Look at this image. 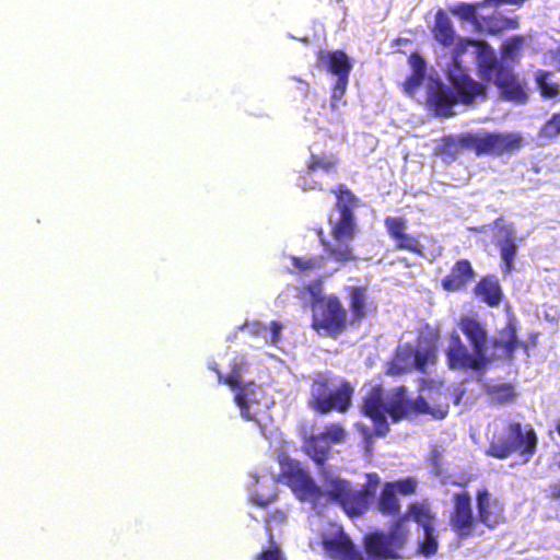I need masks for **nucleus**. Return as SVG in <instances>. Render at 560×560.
Listing matches in <instances>:
<instances>
[{"label": "nucleus", "mask_w": 560, "mask_h": 560, "mask_svg": "<svg viewBox=\"0 0 560 560\" xmlns=\"http://www.w3.org/2000/svg\"><path fill=\"white\" fill-rule=\"evenodd\" d=\"M409 540L406 517L393 521L387 530H370L362 537V550L351 537L338 528L334 533L323 535L320 545L330 560H398Z\"/></svg>", "instance_id": "obj_2"}, {"label": "nucleus", "mask_w": 560, "mask_h": 560, "mask_svg": "<svg viewBox=\"0 0 560 560\" xmlns=\"http://www.w3.org/2000/svg\"><path fill=\"white\" fill-rule=\"evenodd\" d=\"M258 560H284L278 547H272L262 550L258 557Z\"/></svg>", "instance_id": "obj_42"}, {"label": "nucleus", "mask_w": 560, "mask_h": 560, "mask_svg": "<svg viewBox=\"0 0 560 560\" xmlns=\"http://www.w3.org/2000/svg\"><path fill=\"white\" fill-rule=\"evenodd\" d=\"M317 66H324L325 69L337 75V81L331 89L330 103L331 107L336 108L337 103L343 97L352 65L343 50L326 51L319 50L317 52Z\"/></svg>", "instance_id": "obj_11"}, {"label": "nucleus", "mask_w": 560, "mask_h": 560, "mask_svg": "<svg viewBox=\"0 0 560 560\" xmlns=\"http://www.w3.org/2000/svg\"><path fill=\"white\" fill-rule=\"evenodd\" d=\"M450 409L448 398L444 395V400L439 401L435 406L431 407L427 399L422 396H418L416 399H411L410 415H431L434 419H444Z\"/></svg>", "instance_id": "obj_26"}, {"label": "nucleus", "mask_w": 560, "mask_h": 560, "mask_svg": "<svg viewBox=\"0 0 560 560\" xmlns=\"http://www.w3.org/2000/svg\"><path fill=\"white\" fill-rule=\"evenodd\" d=\"M460 142V133L457 136L451 135L444 137L440 147L442 156L454 161L456 155L463 153V147Z\"/></svg>", "instance_id": "obj_33"}, {"label": "nucleus", "mask_w": 560, "mask_h": 560, "mask_svg": "<svg viewBox=\"0 0 560 560\" xmlns=\"http://www.w3.org/2000/svg\"><path fill=\"white\" fill-rule=\"evenodd\" d=\"M525 40L522 35H514L508 38L501 46V60L504 62L505 60H515L520 50L522 49Z\"/></svg>", "instance_id": "obj_32"}, {"label": "nucleus", "mask_w": 560, "mask_h": 560, "mask_svg": "<svg viewBox=\"0 0 560 560\" xmlns=\"http://www.w3.org/2000/svg\"><path fill=\"white\" fill-rule=\"evenodd\" d=\"M548 491L549 498L552 500H560V482L550 485Z\"/></svg>", "instance_id": "obj_46"}, {"label": "nucleus", "mask_w": 560, "mask_h": 560, "mask_svg": "<svg viewBox=\"0 0 560 560\" xmlns=\"http://www.w3.org/2000/svg\"><path fill=\"white\" fill-rule=\"evenodd\" d=\"M424 78L419 74L411 73L404 82V89L407 93L412 94L420 86Z\"/></svg>", "instance_id": "obj_41"}, {"label": "nucleus", "mask_w": 560, "mask_h": 560, "mask_svg": "<svg viewBox=\"0 0 560 560\" xmlns=\"http://www.w3.org/2000/svg\"><path fill=\"white\" fill-rule=\"evenodd\" d=\"M423 540L419 544L418 551L424 557H432L438 552L439 542L434 527L423 529Z\"/></svg>", "instance_id": "obj_34"}, {"label": "nucleus", "mask_w": 560, "mask_h": 560, "mask_svg": "<svg viewBox=\"0 0 560 560\" xmlns=\"http://www.w3.org/2000/svg\"><path fill=\"white\" fill-rule=\"evenodd\" d=\"M498 246L503 261L502 271L504 273H510L514 268V258L517 250L515 235L512 228H509L505 231V236L499 242Z\"/></svg>", "instance_id": "obj_29"}, {"label": "nucleus", "mask_w": 560, "mask_h": 560, "mask_svg": "<svg viewBox=\"0 0 560 560\" xmlns=\"http://www.w3.org/2000/svg\"><path fill=\"white\" fill-rule=\"evenodd\" d=\"M349 305L348 318L351 327H359L362 320L372 314L376 306L370 298L366 285H347L345 288Z\"/></svg>", "instance_id": "obj_17"}, {"label": "nucleus", "mask_w": 560, "mask_h": 560, "mask_svg": "<svg viewBox=\"0 0 560 560\" xmlns=\"http://www.w3.org/2000/svg\"><path fill=\"white\" fill-rule=\"evenodd\" d=\"M325 257L323 255L314 256H292L291 262L294 268L299 269L300 272L308 275L310 272L320 270L325 266Z\"/></svg>", "instance_id": "obj_31"}, {"label": "nucleus", "mask_w": 560, "mask_h": 560, "mask_svg": "<svg viewBox=\"0 0 560 560\" xmlns=\"http://www.w3.org/2000/svg\"><path fill=\"white\" fill-rule=\"evenodd\" d=\"M400 517H406V526H408V520L412 518L416 523H418L423 529L434 527V514L430 511V508L427 504L422 503H410L408 505L407 513L398 516L396 520ZM410 530V528H408Z\"/></svg>", "instance_id": "obj_28"}, {"label": "nucleus", "mask_w": 560, "mask_h": 560, "mask_svg": "<svg viewBox=\"0 0 560 560\" xmlns=\"http://www.w3.org/2000/svg\"><path fill=\"white\" fill-rule=\"evenodd\" d=\"M427 101L435 114L442 117L453 116V106L458 104L452 88L440 80H432L429 83Z\"/></svg>", "instance_id": "obj_20"}, {"label": "nucleus", "mask_w": 560, "mask_h": 560, "mask_svg": "<svg viewBox=\"0 0 560 560\" xmlns=\"http://www.w3.org/2000/svg\"><path fill=\"white\" fill-rule=\"evenodd\" d=\"M560 136V110L553 113L539 129V137L545 140H555Z\"/></svg>", "instance_id": "obj_35"}, {"label": "nucleus", "mask_w": 560, "mask_h": 560, "mask_svg": "<svg viewBox=\"0 0 560 560\" xmlns=\"http://www.w3.org/2000/svg\"><path fill=\"white\" fill-rule=\"evenodd\" d=\"M477 25L480 31L491 35H499L504 31L517 28L520 22L516 16L511 18L500 11H493L489 15L481 16Z\"/></svg>", "instance_id": "obj_23"}, {"label": "nucleus", "mask_w": 560, "mask_h": 560, "mask_svg": "<svg viewBox=\"0 0 560 560\" xmlns=\"http://www.w3.org/2000/svg\"><path fill=\"white\" fill-rule=\"evenodd\" d=\"M411 399L407 396L406 386L401 385L395 388L386 406V415L393 422H398L410 416Z\"/></svg>", "instance_id": "obj_24"}, {"label": "nucleus", "mask_w": 560, "mask_h": 560, "mask_svg": "<svg viewBox=\"0 0 560 560\" xmlns=\"http://www.w3.org/2000/svg\"><path fill=\"white\" fill-rule=\"evenodd\" d=\"M329 191L335 196L332 210L337 213V217H328L332 241L327 240L323 228L316 229V234L325 253L334 261H353L357 257L351 243L358 232L355 209L360 207V199L345 184H338Z\"/></svg>", "instance_id": "obj_4"}, {"label": "nucleus", "mask_w": 560, "mask_h": 560, "mask_svg": "<svg viewBox=\"0 0 560 560\" xmlns=\"http://www.w3.org/2000/svg\"><path fill=\"white\" fill-rule=\"evenodd\" d=\"M453 510L450 516V525L459 538H466L474 534L476 518L471 508L470 494L466 491L456 492L452 497Z\"/></svg>", "instance_id": "obj_14"}, {"label": "nucleus", "mask_w": 560, "mask_h": 560, "mask_svg": "<svg viewBox=\"0 0 560 560\" xmlns=\"http://www.w3.org/2000/svg\"><path fill=\"white\" fill-rule=\"evenodd\" d=\"M255 503L259 506H266L269 503V500H255Z\"/></svg>", "instance_id": "obj_49"}, {"label": "nucleus", "mask_w": 560, "mask_h": 560, "mask_svg": "<svg viewBox=\"0 0 560 560\" xmlns=\"http://www.w3.org/2000/svg\"><path fill=\"white\" fill-rule=\"evenodd\" d=\"M213 370L217 372L219 382L221 384H225L232 388L238 389L234 400L241 409V416L243 419L246 421H256V415L250 412V404L255 402L254 396L257 390H260V387L253 382L243 385L241 382V369L236 365L230 371L228 375H222L217 369Z\"/></svg>", "instance_id": "obj_13"}, {"label": "nucleus", "mask_w": 560, "mask_h": 560, "mask_svg": "<svg viewBox=\"0 0 560 560\" xmlns=\"http://www.w3.org/2000/svg\"><path fill=\"white\" fill-rule=\"evenodd\" d=\"M501 220L502 218L495 219L494 224H498Z\"/></svg>", "instance_id": "obj_51"}, {"label": "nucleus", "mask_w": 560, "mask_h": 560, "mask_svg": "<svg viewBox=\"0 0 560 560\" xmlns=\"http://www.w3.org/2000/svg\"><path fill=\"white\" fill-rule=\"evenodd\" d=\"M552 72L547 70H538L535 75L537 88L544 98H555L560 93V85L551 81Z\"/></svg>", "instance_id": "obj_30"}, {"label": "nucleus", "mask_w": 560, "mask_h": 560, "mask_svg": "<svg viewBox=\"0 0 560 560\" xmlns=\"http://www.w3.org/2000/svg\"><path fill=\"white\" fill-rule=\"evenodd\" d=\"M477 520L489 529L505 523L504 506L488 489L476 492Z\"/></svg>", "instance_id": "obj_16"}, {"label": "nucleus", "mask_w": 560, "mask_h": 560, "mask_svg": "<svg viewBox=\"0 0 560 560\" xmlns=\"http://www.w3.org/2000/svg\"><path fill=\"white\" fill-rule=\"evenodd\" d=\"M556 431H557V433L560 435V422H559V423H557V425H556Z\"/></svg>", "instance_id": "obj_50"}, {"label": "nucleus", "mask_w": 560, "mask_h": 560, "mask_svg": "<svg viewBox=\"0 0 560 560\" xmlns=\"http://www.w3.org/2000/svg\"><path fill=\"white\" fill-rule=\"evenodd\" d=\"M409 63L413 70L412 73L419 74L420 77L424 78L427 65H425V60L423 59V57L421 55H419L417 52H412L409 56Z\"/></svg>", "instance_id": "obj_40"}, {"label": "nucleus", "mask_w": 560, "mask_h": 560, "mask_svg": "<svg viewBox=\"0 0 560 560\" xmlns=\"http://www.w3.org/2000/svg\"><path fill=\"white\" fill-rule=\"evenodd\" d=\"M354 386L347 380L335 384L328 374H317L310 385L307 407L319 413H346L352 406Z\"/></svg>", "instance_id": "obj_6"}, {"label": "nucleus", "mask_w": 560, "mask_h": 560, "mask_svg": "<svg viewBox=\"0 0 560 560\" xmlns=\"http://www.w3.org/2000/svg\"><path fill=\"white\" fill-rule=\"evenodd\" d=\"M392 482H385L376 499V509L383 516H398L400 513V501L397 492L393 489Z\"/></svg>", "instance_id": "obj_25"}, {"label": "nucleus", "mask_w": 560, "mask_h": 560, "mask_svg": "<svg viewBox=\"0 0 560 560\" xmlns=\"http://www.w3.org/2000/svg\"><path fill=\"white\" fill-rule=\"evenodd\" d=\"M283 326L277 320H272L270 323V335L269 340L272 345H276L280 339V332L282 330Z\"/></svg>", "instance_id": "obj_44"}, {"label": "nucleus", "mask_w": 560, "mask_h": 560, "mask_svg": "<svg viewBox=\"0 0 560 560\" xmlns=\"http://www.w3.org/2000/svg\"><path fill=\"white\" fill-rule=\"evenodd\" d=\"M361 432L364 435L365 448L369 452H371L372 445H373V438L376 436V434H375V424H373V429H370V428L363 425L361 428Z\"/></svg>", "instance_id": "obj_43"}, {"label": "nucleus", "mask_w": 560, "mask_h": 560, "mask_svg": "<svg viewBox=\"0 0 560 560\" xmlns=\"http://www.w3.org/2000/svg\"><path fill=\"white\" fill-rule=\"evenodd\" d=\"M558 467L560 468V462L558 463Z\"/></svg>", "instance_id": "obj_53"}, {"label": "nucleus", "mask_w": 560, "mask_h": 560, "mask_svg": "<svg viewBox=\"0 0 560 560\" xmlns=\"http://www.w3.org/2000/svg\"><path fill=\"white\" fill-rule=\"evenodd\" d=\"M465 43L477 48L476 66L479 77L486 82H493L502 98L518 103L527 101L525 86L518 75L512 67L498 59L487 42L467 38Z\"/></svg>", "instance_id": "obj_5"}, {"label": "nucleus", "mask_w": 560, "mask_h": 560, "mask_svg": "<svg viewBox=\"0 0 560 560\" xmlns=\"http://www.w3.org/2000/svg\"><path fill=\"white\" fill-rule=\"evenodd\" d=\"M250 331L256 335V336H260L265 339H267V331H268V327L264 324V323H260V322H254L252 325H250Z\"/></svg>", "instance_id": "obj_45"}, {"label": "nucleus", "mask_w": 560, "mask_h": 560, "mask_svg": "<svg viewBox=\"0 0 560 560\" xmlns=\"http://www.w3.org/2000/svg\"><path fill=\"white\" fill-rule=\"evenodd\" d=\"M390 482L393 483V489L402 495H411L417 491V480L413 477H406Z\"/></svg>", "instance_id": "obj_37"}, {"label": "nucleus", "mask_w": 560, "mask_h": 560, "mask_svg": "<svg viewBox=\"0 0 560 560\" xmlns=\"http://www.w3.org/2000/svg\"><path fill=\"white\" fill-rule=\"evenodd\" d=\"M488 393L500 404L512 401L515 397L514 387L511 384L494 385Z\"/></svg>", "instance_id": "obj_36"}, {"label": "nucleus", "mask_w": 560, "mask_h": 560, "mask_svg": "<svg viewBox=\"0 0 560 560\" xmlns=\"http://www.w3.org/2000/svg\"><path fill=\"white\" fill-rule=\"evenodd\" d=\"M450 82L458 104L469 105L474 103L476 97L486 96L487 85L475 81L462 70L451 72Z\"/></svg>", "instance_id": "obj_18"}, {"label": "nucleus", "mask_w": 560, "mask_h": 560, "mask_svg": "<svg viewBox=\"0 0 560 560\" xmlns=\"http://www.w3.org/2000/svg\"><path fill=\"white\" fill-rule=\"evenodd\" d=\"M538 438L532 424L523 425L518 421L510 422L504 429V435L493 436L486 450V455L505 459L518 452L528 462L536 453Z\"/></svg>", "instance_id": "obj_7"}, {"label": "nucleus", "mask_w": 560, "mask_h": 560, "mask_svg": "<svg viewBox=\"0 0 560 560\" xmlns=\"http://www.w3.org/2000/svg\"><path fill=\"white\" fill-rule=\"evenodd\" d=\"M385 392L381 385L372 386L362 397L360 412L375 424L376 438H384L389 432L386 418Z\"/></svg>", "instance_id": "obj_12"}, {"label": "nucleus", "mask_w": 560, "mask_h": 560, "mask_svg": "<svg viewBox=\"0 0 560 560\" xmlns=\"http://www.w3.org/2000/svg\"><path fill=\"white\" fill-rule=\"evenodd\" d=\"M463 152L472 151L477 156H501L521 150L525 142L518 132H464L460 133Z\"/></svg>", "instance_id": "obj_9"}, {"label": "nucleus", "mask_w": 560, "mask_h": 560, "mask_svg": "<svg viewBox=\"0 0 560 560\" xmlns=\"http://www.w3.org/2000/svg\"><path fill=\"white\" fill-rule=\"evenodd\" d=\"M457 325L470 350L458 332H451L445 355L447 366L453 371H482L498 360L512 363L518 349L528 354L529 349L538 345L540 336L539 331H532L527 340L521 341L514 316L508 318L497 337H490L486 323L474 316H462Z\"/></svg>", "instance_id": "obj_1"}, {"label": "nucleus", "mask_w": 560, "mask_h": 560, "mask_svg": "<svg viewBox=\"0 0 560 560\" xmlns=\"http://www.w3.org/2000/svg\"><path fill=\"white\" fill-rule=\"evenodd\" d=\"M472 292L480 302L489 307L499 306L504 296L500 281L494 275L480 277L474 285Z\"/></svg>", "instance_id": "obj_22"}, {"label": "nucleus", "mask_w": 560, "mask_h": 560, "mask_svg": "<svg viewBox=\"0 0 560 560\" xmlns=\"http://www.w3.org/2000/svg\"><path fill=\"white\" fill-rule=\"evenodd\" d=\"M283 476L305 498L318 500L326 497L330 502L338 504L345 513L354 518L363 516L375 502L377 490L381 486V478L377 472H368L365 481L360 489H354L351 482L340 478L331 477L326 480V489L322 490L312 477L299 465L291 466Z\"/></svg>", "instance_id": "obj_3"}, {"label": "nucleus", "mask_w": 560, "mask_h": 560, "mask_svg": "<svg viewBox=\"0 0 560 560\" xmlns=\"http://www.w3.org/2000/svg\"><path fill=\"white\" fill-rule=\"evenodd\" d=\"M463 394H464V390H459L457 393L454 394V399H453V402L455 405H458L462 400V397H463Z\"/></svg>", "instance_id": "obj_48"}, {"label": "nucleus", "mask_w": 560, "mask_h": 560, "mask_svg": "<svg viewBox=\"0 0 560 560\" xmlns=\"http://www.w3.org/2000/svg\"><path fill=\"white\" fill-rule=\"evenodd\" d=\"M384 224L389 237L395 241L396 249L408 250L419 256L423 255V246L421 245L419 237L406 232L407 221L405 218L386 217Z\"/></svg>", "instance_id": "obj_19"}, {"label": "nucleus", "mask_w": 560, "mask_h": 560, "mask_svg": "<svg viewBox=\"0 0 560 560\" xmlns=\"http://www.w3.org/2000/svg\"><path fill=\"white\" fill-rule=\"evenodd\" d=\"M451 12L463 20H472L476 18V5L469 3H458L451 9Z\"/></svg>", "instance_id": "obj_39"}, {"label": "nucleus", "mask_w": 560, "mask_h": 560, "mask_svg": "<svg viewBox=\"0 0 560 560\" xmlns=\"http://www.w3.org/2000/svg\"><path fill=\"white\" fill-rule=\"evenodd\" d=\"M311 327L318 334L334 339L351 327L348 311L336 294L313 299Z\"/></svg>", "instance_id": "obj_8"}, {"label": "nucleus", "mask_w": 560, "mask_h": 560, "mask_svg": "<svg viewBox=\"0 0 560 560\" xmlns=\"http://www.w3.org/2000/svg\"><path fill=\"white\" fill-rule=\"evenodd\" d=\"M338 160L334 155H319L312 153L307 161V170L298 178V186L303 190H324L323 184L315 178L317 171L326 174H337Z\"/></svg>", "instance_id": "obj_15"}, {"label": "nucleus", "mask_w": 560, "mask_h": 560, "mask_svg": "<svg viewBox=\"0 0 560 560\" xmlns=\"http://www.w3.org/2000/svg\"><path fill=\"white\" fill-rule=\"evenodd\" d=\"M433 35L436 42L445 47L454 44L455 31L451 19L443 10H439L435 15Z\"/></svg>", "instance_id": "obj_27"}, {"label": "nucleus", "mask_w": 560, "mask_h": 560, "mask_svg": "<svg viewBox=\"0 0 560 560\" xmlns=\"http://www.w3.org/2000/svg\"><path fill=\"white\" fill-rule=\"evenodd\" d=\"M347 431L340 423H329L317 434L303 435V452L318 466H324L331 454V445L347 440Z\"/></svg>", "instance_id": "obj_10"}, {"label": "nucleus", "mask_w": 560, "mask_h": 560, "mask_svg": "<svg viewBox=\"0 0 560 560\" xmlns=\"http://www.w3.org/2000/svg\"><path fill=\"white\" fill-rule=\"evenodd\" d=\"M435 352L433 349L416 350L415 366L418 371L423 372L429 363L435 361Z\"/></svg>", "instance_id": "obj_38"}, {"label": "nucleus", "mask_w": 560, "mask_h": 560, "mask_svg": "<svg viewBox=\"0 0 560 560\" xmlns=\"http://www.w3.org/2000/svg\"><path fill=\"white\" fill-rule=\"evenodd\" d=\"M454 485H456V486H465L464 483H459V482H454Z\"/></svg>", "instance_id": "obj_52"}, {"label": "nucleus", "mask_w": 560, "mask_h": 560, "mask_svg": "<svg viewBox=\"0 0 560 560\" xmlns=\"http://www.w3.org/2000/svg\"><path fill=\"white\" fill-rule=\"evenodd\" d=\"M552 59L555 61V67L558 72H560V46L556 48L552 54Z\"/></svg>", "instance_id": "obj_47"}, {"label": "nucleus", "mask_w": 560, "mask_h": 560, "mask_svg": "<svg viewBox=\"0 0 560 560\" xmlns=\"http://www.w3.org/2000/svg\"><path fill=\"white\" fill-rule=\"evenodd\" d=\"M476 271L470 260L458 259L451 267L450 272L442 278L441 287L447 292L465 291L475 280Z\"/></svg>", "instance_id": "obj_21"}]
</instances>
